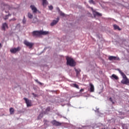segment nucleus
I'll return each instance as SVG.
<instances>
[{
  "mask_svg": "<svg viewBox=\"0 0 129 129\" xmlns=\"http://www.w3.org/2000/svg\"><path fill=\"white\" fill-rule=\"evenodd\" d=\"M80 92H82L83 91H84V89H82L80 90Z\"/></svg>",
  "mask_w": 129,
  "mask_h": 129,
  "instance_id": "473e14b6",
  "label": "nucleus"
},
{
  "mask_svg": "<svg viewBox=\"0 0 129 129\" xmlns=\"http://www.w3.org/2000/svg\"><path fill=\"white\" fill-rule=\"evenodd\" d=\"M71 86L72 87H75V88H77V89H79V86H78V85L77 84H72Z\"/></svg>",
  "mask_w": 129,
  "mask_h": 129,
  "instance_id": "f3484780",
  "label": "nucleus"
},
{
  "mask_svg": "<svg viewBox=\"0 0 129 129\" xmlns=\"http://www.w3.org/2000/svg\"><path fill=\"white\" fill-rule=\"evenodd\" d=\"M38 117H43V116H42V114H39Z\"/></svg>",
  "mask_w": 129,
  "mask_h": 129,
  "instance_id": "2f4dec72",
  "label": "nucleus"
},
{
  "mask_svg": "<svg viewBox=\"0 0 129 129\" xmlns=\"http://www.w3.org/2000/svg\"><path fill=\"white\" fill-rule=\"evenodd\" d=\"M1 6L2 8H4V10H6V9H8V10H11V8L10 7V6L8 5V4L2 3L1 4Z\"/></svg>",
  "mask_w": 129,
  "mask_h": 129,
  "instance_id": "9d476101",
  "label": "nucleus"
},
{
  "mask_svg": "<svg viewBox=\"0 0 129 129\" xmlns=\"http://www.w3.org/2000/svg\"><path fill=\"white\" fill-rule=\"evenodd\" d=\"M17 19L16 18H13L12 19H10V22L12 21H16Z\"/></svg>",
  "mask_w": 129,
  "mask_h": 129,
  "instance_id": "7c9ffc66",
  "label": "nucleus"
},
{
  "mask_svg": "<svg viewBox=\"0 0 129 129\" xmlns=\"http://www.w3.org/2000/svg\"><path fill=\"white\" fill-rule=\"evenodd\" d=\"M49 10L52 11V10H53V6H49Z\"/></svg>",
  "mask_w": 129,
  "mask_h": 129,
  "instance_id": "c756f323",
  "label": "nucleus"
},
{
  "mask_svg": "<svg viewBox=\"0 0 129 129\" xmlns=\"http://www.w3.org/2000/svg\"><path fill=\"white\" fill-rule=\"evenodd\" d=\"M108 59L110 61H112L113 60H117L118 61H119V57H116V56H109L108 57Z\"/></svg>",
  "mask_w": 129,
  "mask_h": 129,
  "instance_id": "1a4fd4ad",
  "label": "nucleus"
},
{
  "mask_svg": "<svg viewBox=\"0 0 129 129\" xmlns=\"http://www.w3.org/2000/svg\"><path fill=\"white\" fill-rule=\"evenodd\" d=\"M95 15H96V16H97L98 17H101V16H102L101 14H100L98 12H96Z\"/></svg>",
  "mask_w": 129,
  "mask_h": 129,
  "instance_id": "b1692460",
  "label": "nucleus"
},
{
  "mask_svg": "<svg viewBox=\"0 0 129 129\" xmlns=\"http://www.w3.org/2000/svg\"><path fill=\"white\" fill-rule=\"evenodd\" d=\"M89 2L90 4H94V1H93V0H89Z\"/></svg>",
  "mask_w": 129,
  "mask_h": 129,
  "instance_id": "cd10ccee",
  "label": "nucleus"
},
{
  "mask_svg": "<svg viewBox=\"0 0 129 129\" xmlns=\"http://www.w3.org/2000/svg\"><path fill=\"white\" fill-rule=\"evenodd\" d=\"M4 20H7L9 19V15L5 16V17L4 18Z\"/></svg>",
  "mask_w": 129,
  "mask_h": 129,
  "instance_id": "bb28decb",
  "label": "nucleus"
},
{
  "mask_svg": "<svg viewBox=\"0 0 129 129\" xmlns=\"http://www.w3.org/2000/svg\"><path fill=\"white\" fill-rule=\"evenodd\" d=\"M24 100H25V103L27 104V107H30V106H32L33 104H32V100H29L27 98H24Z\"/></svg>",
  "mask_w": 129,
  "mask_h": 129,
  "instance_id": "20e7f679",
  "label": "nucleus"
},
{
  "mask_svg": "<svg viewBox=\"0 0 129 129\" xmlns=\"http://www.w3.org/2000/svg\"><path fill=\"white\" fill-rule=\"evenodd\" d=\"M113 27L114 30H118V31H121V29L119 28V26L116 25V24H114L113 25Z\"/></svg>",
  "mask_w": 129,
  "mask_h": 129,
  "instance_id": "dca6fc26",
  "label": "nucleus"
},
{
  "mask_svg": "<svg viewBox=\"0 0 129 129\" xmlns=\"http://www.w3.org/2000/svg\"><path fill=\"white\" fill-rule=\"evenodd\" d=\"M27 15H28V17L29 19H32L33 17L32 13H31L30 12H29Z\"/></svg>",
  "mask_w": 129,
  "mask_h": 129,
  "instance_id": "aec40b11",
  "label": "nucleus"
},
{
  "mask_svg": "<svg viewBox=\"0 0 129 129\" xmlns=\"http://www.w3.org/2000/svg\"><path fill=\"white\" fill-rule=\"evenodd\" d=\"M89 85L90 86V92H94V86H93V84L90 83Z\"/></svg>",
  "mask_w": 129,
  "mask_h": 129,
  "instance_id": "f8f14e48",
  "label": "nucleus"
},
{
  "mask_svg": "<svg viewBox=\"0 0 129 129\" xmlns=\"http://www.w3.org/2000/svg\"><path fill=\"white\" fill-rule=\"evenodd\" d=\"M22 22L23 24H26V22H27V20H26V17L25 16H24L23 17Z\"/></svg>",
  "mask_w": 129,
  "mask_h": 129,
  "instance_id": "5701e85b",
  "label": "nucleus"
},
{
  "mask_svg": "<svg viewBox=\"0 0 129 129\" xmlns=\"http://www.w3.org/2000/svg\"><path fill=\"white\" fill-rule=\"evenodd\" d=\"M21 50V47H18L17 48H13L10 49V52L12 53V54H16L17 52H19V51Z\"/></svg>",
  "mask_w": 129,
  "mask_h": 129,
  "instance_id": "423d86ee",
  "label": "nucleus"
},
{
  "mask_svg": "<svg viewBox=\"0 0 129 129\" xmlns=\"http://www.w3.org/2000/svg\"><path fill=\"white\" fill-rule=\"evenodd\" d=\"M42 5L43 7L47 6V0H42Z\"/></svg>",
  "mask_w": 129,
  "mask_h": 129,
  "instance_id": "412c9836",
  "label": "nucleus"
},
{
  "mask_svg": "<svg viewBox=\"0 0 129 129\" xmlns=\"http://www.w3.org/2000/svg\"><path fill=\"white\" fill-rule=\"evenodd\" d=\"M0 47H2V43H0Z\"/></svg>",
  "mask_w": 129,
  "mask_h": 129,
  "instance_id": "e433bc0d",
  "label": "nucleus"
},
{
  "mask_svg": "<svg viewBox=\"0 0 129 129\" xmlns=\"http://www.w3.org/2000/svg\"><path fill=\"white\" fill-rule=\"evenodd\" d=\"M59 15L60 16H61V17H65V14L63 12H60Z\"/></svg>",
  "mask_w": 129,
  "mask_h": 129,
  "instance_id": "a878e982",
  "label": "nucleus"
},
{
  "mask_svg": "<svg viewBox=\"0 0 129 129\" xmlns=\"http://www.w3.org/2000/svg\"><path fill=\"white\" fill-rule=\"evenodd\" d=\"M10 114H14L15 113V109L14 108H10Z\"/></svg>",
  "mask_w": 129,
  "mask_h": 129,
  "instance_id": "a211bd4d",
  "label": "nucleus"
},
{
  "mask_svg": "<svg viewBox=\"0 0 129 129\" xmlns=\"http://www.w3.org/2000/svg\"><path fill=\"white\" fill-rule=\"evenodd\" d=\"M59 17H57L56 18V20H53L52 22L50 24V26H51V27H53V26H55V25H56V24H57V23L59 22Z\"/></svg>",
  "mask_w": 129,
  "mask_h": 129,
  "instance_id": "9b49d317",
  "label": "nucleus"
},
{
  "mask_svg": "<svg viewBox=\"0 0 129 129\" xmlns=\"http://www.w3.org/2000/svg\"><path fill=\"white\" fill-rule=\"evenodd\" d=\"M109 100L111 102H112V104H114V103H115L114 102V101H113V100H112V98L111 97L109 98Z\"/></svg>",
  "mask_w": 129,
  "mask_h": 129,
  "instance_id": "393cba45",
  "label": "nucleus"
},
{
  "mask_svg": "<svg viewBox=\"0 0 129 129\" xmlns=\"http://www.w3.org/2000/svg\"><path fill=\"white\" fill-rule=\"evenodd\" d=\"M6 28H7V29L9 28V26H8V24L7 23H5L3 24L2 29L4 31H6Z\"/></svg>",
  "mask_w": 129,
  "mask_h": 129,
  "instance_id": "ddd939ff",
  "label": "nucleus"
},
{
  "mask_svg": "<svg viewBox=\"0 0 129 129\" xmlns=\"http://www.w3.org/2000/svg\"><path fill=\"white\" fill-rule=\"evenodd\" d=\"M50 107H47V108H46V112H47V111H50Z\"/></svg>",
  "mask_w": 129,
  "mask_h": 129,
  "instance_id": "c85d7f7f",
  "label": "nucleus"
},
{
  "mask_svg": "<svg viewBox=\"0 0 129 129\" xmlns=\"http://www.w3.org/2000/svg\"><path fill=\"white\" fill-rule=\"evenodd\" d=\"M32 95H34L35 97L37 96V95L35 94V93H32Z\"/></svg>",
  "mask_w": 129,
  "mask_h": 129,
  "instance_id": "72a5a7b5",
  "label": "nucleus"
},
{
  "mask_svg": "<svg viewBox=\"0 0 129 129\" xmlns=\"http://www.w3.org/2000/svg\"><path fill=\"white\" fill-rule=\"evenodd\" d=\"M98 109H98L96 110V111H97V112H99V111H98Z\"/></svg>",
  "mask_w": 129,
  "mask_h": 129,
  "instance_id": "c9c22d12",
  "label": "nucleus"
},
{
  "mask_svg": "<svg viewBox=\"0 0 129 129\" xmlns=\"http://www.w3.org/2000/svg\"><path fill=\"white\" fill-rule=\"evenodd\" d=\"M50 122L55 126H60V125H62V123L57 121L56 120H52Z\"/></svg>",
  "mask_w": 129,
  "mask_h": 129,
  "instance_id": "39448f33",
  "label": "nucleus"
},
{
  "mask_svg": "<svg viewBox=\"0 0 129 129\" xmlns=\"http://www.w3.org/2000/svg\"><path fill=\"white\" fill-rule=\"evenodd\" d=\"M117 70L123 78L121 81V83H122V84H125V85H129V79H127V77H126L125 74L122 72L120 69H118Z\"/></svg>",
  "mask_w": 129,
  "mask_h": 129,
  "instance_id": "f257e3e1",
  "label": "nucleus"
},
{
  "mask_svg": "<svg viewBox=\"0 0 129 129\" xmlns=\"http://www.w3.org/2000/svg\"><path fill=\"white\" fill-rule=\"evenodd\" d=\"M24 45L27 46V47H28L29 49H32L33 48V46H34V43L30 42L27 40H24Z\"/></svg>",
  "mask_w": 129,
  "mask_h": 129,
  "instance_id": "7ed1b4c3",
  "label": "nucleus"
},
{
  "mask_svg": "<svg viewBox=\"0 0 129 129\" xmlns=\"http://www.w3.org/2000/svg\"><path fill=\"white\" fill-rule=\"evenodd\" d=\"M32 36H33V37H39L41 36V30L34 31L32 32Z\"/></svg>",
  "mask_w": 129,
  "mask_h": 129,
  "instance_id": "0eeeda50",
  "label": "nucleus"
},
{
  "mask_svg": "<svg viewBox=\"0 0 129 129\" xmlns=\"http://www.w3.org/2000/svg\"><path fill=\"white\" fill-rule=\"evenodd\" d=\"M75 70L76 73V76L77 77H78V76H79V74L81 72V70H80L79 69H75Z\"/></svg>",
  "mask_w": 129,
  "mask_h": 129,
  "instance_id": "2eb2a0df",
  "label": "nucleus"
},
{
  "mask_svg": "<svg viewBox=\"0 0 129 129\" xmlns=\"http://www.w3.org/2000/svg\"><path fill=\"white\" fill-rule=\"evenodd\" d=\"M49 31H43L40 30V36L43 35V36H45L46 35H48Z\"/></svg>",
  "mask_w": 129,
  "mask_h": 129,
  "instance_id": "4468645a",
  "label": "nucleus"
},
{
  "mask_svg": "<svg viewBox=\"0 0 129 129\" xmlns=\"http://www.w3.org/2000/svg\"><path fill=\"white\" fill-rule=\"evenodd\" d=\"M115 79V80H117V79H118V76H116V75H114V74H113L112 75V79Z\"/></svg>",
  "mask_w": 129,
  "mask_h": 129,
  "instance_id": "6ab92c4d",
  "label": "nucleus"
},
{
  "mask_svg": "<svg viewBox=\"0 0 129 129\" xmlns=\"http://www.w3.org/2000/svg\"><path fill=\"white\" fill-rule=\"evenodd\" d=\"M66 60L67 65L71 66V67H75V66H76V62H75V61L73 58L67 57Z\"/></svg>",
  "mask_w": 129,
  "mask_h": 129,
  "instance_id": "f03ea898",
  "label": "nucleus"
},
{
  "mask_svg": "<svg viewBox=\"0 0 129 129\" xmlns=\"http://www.w3.org/2000/svg\"><path fill=\"white\" fill-rule=\"evenodd\" d=\"M35 82H37V83H38V84H39V85H44V84L40 82L37 79L35 80Z\"/></svg>",
  "mask_w": 129,
  "mask_h": 129,
  "instance_id": "4be33fe9",
  "label": "nucleus"
},
{
  "mask_svg": "<svg viewBox=\"0 0 129 129\" xmlns=\"http://www.w3.org/2000/svg\"><path fill=\"white\" fill-rule=\"evenodd\" d=\"M30 8L33 14H37V12H39V10H38V9H37V8H36V7H35V6L34 5H31Z\"/></svg>",
  "mask_w": 129,
  "mask_h": 129,
  "instance_id": "6e6552de",
  "label": "nucleus"
},
{
  "mask_svg": "<svg viewBox=\"0 0 129 129\" xmlns=\"http://www.w3.org/2000/svg\"><path fill=\"white\" fill-rule=\"evenodd\" d=\"M7 16H9V17H11L12 16V14H9Z\"/></svg>",
  "mask_w": 129,
  "mask_h": 129,
  "instance_id": "f704fd0d",
  "label": "nucleus"
}]
</instances>
